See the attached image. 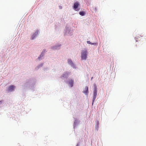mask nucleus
<instances>
[{"instance_id": "f257e3e1", "label": "nucleus", "mask_w": 146, "mask_h": 146, "mask_svg": "<svg viewBox=\"0 0 146 146\" xmlns=\"http://www.w3.org/2000/svg\"><path fill=\"white\" fill-rule=\"evenodd\" d=\"M87 52L86 50H83L82 51L81 54V59L86 60L87 58Z\"/></svg>"}, {"instance_id": "f03ea898", "label": "nucleus", "mask_w": 146, "mask_h": 146, "mask_svg": "<svg viewBox=\"0 0 146 146\" xmlns=\"http://www.w3.org/2000/svg\"><path fill=\"white\" fill-rule=\"evenodd\" d=\"M94 97L93 99L92 105L93 104V103L96 98L97 92V86L95 84L94 85Z\"/></svg>"}, {"instance_id": "7ed1b4c3", "label": "nucleus", "mask_w": 146, "mask_h": 146, "mask_svg": "<svg viewBox=\"0 0 146 146\" xmlns=\"http://www.w3.org/2000/svg\"><path fill=\"white\" fill-rule=\"evenodd\" d=\"M79 5V3L77 2L74 3L73 8L75 10L78 11L80 9L77 8Z\"/></svg>"}, {"instance_id": "20e7f679", "label": "nucleus", "mask_w": 146, "mask_h": 146, "mask_svg": "<svg viewBox=\"0 0 146 146\" xmlns=\"http://www.w3.org/2000/svg\"><path fill=\"white\" fill-rule=\"evenodd\" d=\"M38 31L37 30L36 32H35V33H34L33 34L31 37V39L32 40H33L34 39L36 36L38 34Z\"/></svg>"}, {"instance_id": "39448f33", "label": "nucleus", "mask_w": 146, "mask_h": 146, "mask_svg": "<svg viewBox=\"0 0 146 146\" xmlns=\"http://www.w3.org/2000/svg\"><path fill=\"white\" fill-rule=\"evenodd\" d=\"M15 88V86L13 85H12L9 86L8 89L9 91H13Z\"/></svg>"}, {"instance_id": "423d86ee", "label": "nucleus", "mask_w": 146, "mask_h": 146, "mask_svg": "<svg viewBox=\"0 0 146 146\" xmlns=\"http://www.w3.org/2000/svg\"><path fill=\"white\" fill-rule=\"evenodd\" d=\"M83 93L85 94H87L88 93V86H86L85 87L84 90V91Z\"/></svg>"}, {"instance_id": "0eeeda50", "label": "nucleus", "mask_w": 146, "mask_h": 146, "mask_svg": "<svg viewBox=\"0 0 146 146\" xmlns=\"http://www.w3.org/2000/svg\"><path fill=\"white\" fill-rule=\"evenodd\" d=\"M73 80H70L69 82V84L70 86L71 87H72L73 86Z\"/></svg>"}, {"instance_id": "6e6552de", "label": "nucleus", "mask_w": 146, "mask_h": 146, "mask_svg": "<svg viewBox=\"0 0 146 146\" xmlns=\"http://www.w3.org/2000/svg\"><path fill=\"white\" fill-rule=\"evenodd\" d=\"M68 63L69 64H70L71 65H72L73 64L72 61V60H69V59L68 60Z\"/></svg>"}, {"instance_id": "1a4fd4ad", "label": "nucleus", "mask_w": 146, "mask_h": 146, "mask_svg": "<svg viewBox=\"0 0 146 146\" xmlns=\"http://www.w3.org/2000/svg\"><path fill=\"white\" fill-rule=\"evenodd\" d=\"M79 14L82 16H84V15L85 12L83 11H81L79 12Z\"/></svg>"}, {"instance_id": "9d476101", "label": "nucleus", "mask_w": 146, "mask_h": 146, "mask_svg": "<svg viewBox=\"0 0 146 146\" xmlns=\"http://www.w3.org/2000/svg\"><path fill=\"white\" fill-rule=\"evenodd\" d=\"M45 52H46V50H43L42 52V54H41V55L40 56L41 57L43 56V54H44V53Z\"/></svg>"}, {"instance_id": "9b49d317", "label": "nucleus", "mask_w": 146, "mask_h": 146, "mask_svg": "<svg viewBox=\"0 0 146 146\" xmlns=\"http://www.w3.org/2000/svg\"><path fill=\"white\" fill-rule=\"evenodd\" d=\"M87 42L88 43V44H94V43H92L90 41H87Z\"/></svg>"}, {"instance_id": "f8f14e48", "label": "nucleus", "mask_w": 146, "mask_h": 146, "mask_svg": "<svg viewBox=\"0 0 146 146\" xmlns=\"http://www.w3.org/2000/svg\"><path fill=\"white\" fill-rule=\"evenodd\" d=\"M98 122H99V121H98ZM97 129H98V125L97 126Z\"/></svg>"}, {"instance_id": "ddd939ff", "label": "nucleus", "mask_w": 146, "mask_h": 146, "mask_svg": "<svg viewBox=\"0 0 146 146\" xmlns=\"http://www.w3.org/2000/svg\"><path fill=\"white\" fill-rule=\"evenodd\" d=\"M2 103V101H0V104H1Z\"/></svg>"}, {"instance_id": "4468645a", "label": "nucleus", "mask_w": 146, "mask_h": 146, "mask_svg": "<svg viewBox=\"0 0 146 146\" xmlns=\"http://www.w3.org/2000/svg\"><path fill=\"white\" fill-rule=\"evenodd\" d=\"M93 77H92V78H91V80H92V79H93Z\"/></svg>"}, {"instance_id": "2eb2a0df", "label": "nucleus", "mask_w": 146, "mask_h": 146, "mask_svg": "<svg viewBox=\"0 0 146 146\" xmlns=\"http://www.w3.org/2000/svg\"><path fill=\"white\" fill-rule=\"evenodd\" d=\"M38 58L39 59L40 58V57H38Z\"/></svg>"}, {"instance_id": "dca6fc26", "label": "nucleus", "mask_w": 146, "mask_h": 146, "mask_svg": "<svg viewBox=\"0 0 146 146\" xmlns=\"http://www.w3.org/2000/svg\"><path fill=\"white\" fill-rule=\"evenodd\" d=\"M62 77H64V76H62Z\"/></svg>"}]
</instances>
